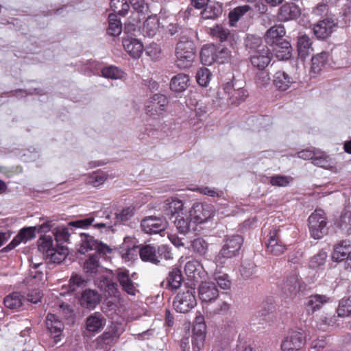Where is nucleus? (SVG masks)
Listing matches in <instances>:
<instances>
[{
  "label": "nucleus",
  "instance_id": "nucleus-1",
  "mask_svg": "<svg viewBox=\"0 0 351 351\" xmlns=\"http://www.w3.org/2000/svg\"><path fill=\"white\" fill-rule=\"evenodd\" d=\"M176 65L180 69L191 66L195 58L193 42L186 36H182L176 48Z\"/></svg>",
  "mask_w": 351,
  "mask_h": 351
},
{
  "label": "nucleus",
  "instance_id": "nucleus-2",
  "mask_svg": "<svg viewBox=\"0 0 351 351\" xmlns=\"http://www.w3.org/2000/svg\"><path fill=\"white\" fill-rule=\"evenodd\" d=\"M243 242V239L239 235L228 237L222 249L215 258L216 262L223 264L227 260L237 256L239 254Z\"/></svg>",
  "mask_w": 351,
  "mask_h": 351
},
{
  "label": "nucleus",
  "instance_id": "nucleus-3",
  "mask_svg": "<svg viewBox=\"0 0 351 351\" xmlns=\"http://www.w3.org/2000/svg\"><path fill=\"white\" fill-rule=\"evenodd\" d=\"M196 304L194 289L191 287H185L184 290L180 291L173 302L174 309L181 313L190 311Z\"/></svg>",
  "mask_w": 351,
  "mask_h": 351
},
{
  "label": "nucleus",
  "instance_id": "nucleus-4",
  "mask_svg": "<svg viewBox=\"0 0 351 351\" xmlns=\"http://www.w3.org/2000/svg\"><path fill=\"white\" fill-rule=\"evenodd\" d=\"M326 226V217L322 210H316L309 216V231L314 239H320L327 233Z\"/></svg>",
  "mask_w": 351,
  "mask_h": 351
},
{
  "label": "nucleus",
  "instance_id": "nucleus-5",
  "mask_svg": "<svg viewBox=\"0 0 351 351\" xmlns=\"http://www.w3.org/2000/svg\"><path fill=\"white\" fill-rule=\"evenodd\" d=\"M81 243L78 252L84 254L89 250H96L99 254H106L111 252L110 247L106 244L99 242L95 238L86 233L80 234Z\"/></svg>",
  "mask_w": 351,
  "mask_h": 351
},
{
  "label": "nucleus",
  "instance_id": "nucleus-6",
  "mask_svg": "<svg viewBox=\"0 0 351 351\" xmlns=\"http://www.w3.org/2000/svg\"><path fill=\"white\" fill-rule=\"evenodd\" d=\"M133 247L129 249L125 254L123 255V258L126 260L131 258L130 256L134 254V252H138L140 257L143 261L149 262L155 265H158L160 263V260L158 258L157 249L155 246L152 245H145L140 247Z\"/></svg>",
  "mask_w": 351,
  "mask_h": 351
},
{
  "label": "nucleus",
  "instance_id": "nucleus-7",
  "mask_svg": "<svg viewBox=\"0 0 351 351\" xmlns=\"http://www.w3.org/2000/svg\"><path fill=\"white\" fill-rule=\"evenodd\" d=\"M282 294L289 299L294 298L300 291V282L295 272L285 276L279 285Z\"/></svg>",
  "mask_w": 351,
  "mask_h": 351
},
{
  "label": "nucleus",
  "instance_id": "nucleus-8",
  "mask_svg": "<svg viewBox=\"0 0 351 351\" xmlns=\"http://www.w3.org/2000/svg\"><path fill=\"white\" fill-rule=\"evenodd\" d=\"M135 208L133 206H129L123 208L119 213L114 214L113 221H110L111 215L107 214L105 216L106 221L95 223L94 227L97 228H111L119 223L125 222L130 220L134 215Z\"/></svg>",
  "mask_w": 351,
  "mask_h": 351
},
{
  "label": "nucleus",
  "instance_id": "nucleus-9",
  "mask_svg": "<svg viewBox=\"0 0 351 351\" xmlns=\"http://www.w3.org/2000/svg\"><path fill=\"white\" fill-rule=\"evenodd\" d=\"M213 214L211 205L203 203H195L189 210L191 221L195 223H202L208 219Z\"/></svg>",
  "mask_w": 351,
  "mask_h": 351
},
{
  "label": "nucleus",
  "instance_id": "nucleus-10",
  "mask_svg": "<svg viewBox=\"0 0 351 351\" xmlns=\"http://www.w3.org/2000/svg\"><path fill=\"white\" fill-rule=\"evenodd\" d=\"M305 343L303 333L293 330L288 333L281 344L282 351H299Z\"/></svg>",
  "mask_w": 351,
  "mask_h": 351
},
{
  "label": "nucleus",
  "instance_id": "nucleus-11",
  "mask_svg": "<svg viewBox=\"0 0 351 351\" xmlns=\"http://www.w3.org/2000/svg\"><path fill=\"white\" fill-rule=\"evenodd\" d=\"M141 226L145 233L157 234L167 228V222L164 218L149 216L141 221Z\"/></svg>",
  "mask_w": 351,
  "mask_h": 351
},
{
  "label": "nucleus",
  "instance_id": "nucleus-12",
  "mask_svg": "<svg viewBox=\"0 0 351 351\" xmlns=\"http://www.w3.org/2000/svg\"><path fill=\"white\" fill-rule=\"evenodd\" d=\"M168 100L165 95L155 94L146 106V112L154 117L161 116L165 112Z\"/></svg>",
  "mask_w": 351,
  "mask_h": 351
},
{
  "label": "nucleus",
  "instance_id": "nucleus-13",
  "mask_svg": "<svg viewBox=\"0 0 351 351\" xmlns=\"http://www.w3.org/2000/svg\"><path fill=\"white\" fill-rule=\"evenodd\" d=\"M46 327L50 335L53 338L52 346L60 341L64 324L55 314L48 313L46 317Z\"/></svg>",
  "mask_w": 351,
  "mask_h": 351
},
{
  "label": "nucleus",
  "instance_id": "nucleus-14",
  "mask_svg": "<svg viewBox=\"0 0 351 351\" xmlns=\"http://www.w3.org/2000/svg\"><path fill=\"white\" fill-rule=\"evenodd\" d=\"M206 325L203 317H196V323L193 327L192 337L193 350L199 351L204 348L206 337Z\"/></svg>",
  "mask_w": 351,
  "mask_h": 351
},
{
  "label": "nucleus",
  "instance_id": "nucleus-15",
  "mask_svg": "<svg viewBox=\"0 0 351 351\" xmlns=\"http://www.w3.org/2000/svg\"><path fill=\"white\" fill-rule=\"evenodd\" d=\"M337 23L332 19H325L319 21L313 27V33L317 38L324 39L335 31Z\"/></svg>",
  "mask_w": 351,
  "mask_h": 351
},
{
  "label": "nucleus",
  "instance_id": "nucleus-16",
  "mask_svg": "<svg viewBox=\"0 0 351 351\" xmlns=\"http://www.w3.org/2000/svg\"><path fill=\"white\" fill-rule=\"evenodd\" d=\"M278 232V229L274 228L271 230L267 235L268 240L267 243V251L276 256L282 254L286 249L285 245L279 239Z\"/></svg>",
  "mask_w": 351,
  "mask_h": 351
},
{
  "label": "nucleus",
  "instance_id": "nucleus-17",
  "mask_svg": "<svg viewBox=\"0 0 351 351\" xmlns=\"http://www.w3.org/2000/svg\"><path fill=\"white\" fill-rule=\"evenodd\" d=\"M254 53L251 54L252 64L259 70H264L270 63L272 58V53L267 47H262Z\"/></svg>",
  "mask_w": 351,
  "mask_h": 351
},
{
  "label": "nucleus",
  "instance_id": "nucleus-18",
  "mask_svg": "<svg viewBox=\"0 0 351 351\" xmlns=\"http://www.w3.org/2000/svg\"><path fill=\"white\" fill-rule=\"evenodd\" d=\"M223 90L232 104H239L240 102L243 101L247 97L245 90L239 86L233 81L227 82L224 86Z\"/></svg>",
  "mask_w": 351,
  "mask_h": 351
},
{
  "label": "nucleus",
  "instance_id": "nucleus-19",
  "mask_svg": "<svg viewBox=\"0 0 351 351\" xmlns=\"http://www.w3.org/2000/svg\"><path fill=\"white\" fill-rule=\"evenodd\" d=\"M198 293L199 298L203 302L215 301L219 296L217 285L213 282H202L198 287Z\"/></svg>",
  "mask_w": 351,
  "mask_h": 351
},
{
  "label": "nucleus",
  "instance_id": "nucleus-20",
  "mask_svg": "<svg viewBox=\"0 0 351 351\" xmlns=\"http://www.w3.org/2000/svg\"><path fill=\"white\" fill-rule=\"evenodd\" d=\"M36 226H30L22 228L17 235L13 239L10 244L5 248V250H10L19 245L21 243H27L36 237Z\"/></svg>",
  "mask_w": 351,
  "mask_h": 351
},
{
  "label": "nucleus",
  "instance_id": "nucleus-21",
  "mask_svg": "<svg viewBox=\"0 0 351 351\" xmlns=\"http://www.w3.org/2000/svg\"><path fill=\"white\" fill-rule=\"evenodd\" d=\"M101 296L95 290L87 289L84 290L80 298V305L88 310H93L101 302Z\"/></svg>",
  "mask_w": 351,
  "mask_h": 351
},
{
  "label": "nucleus",
  "instance_id": "nucleus-22",
  "mask_svg": "<svg viewBox=\"0 0 351 351\" xmlns=\"http://www.w3.org/2000/svg\"><path fill=\"white\" fill-rule=\"evenodd\" d=\"M123 46L128 54L134 59L139 58L144 50L142 42L136 38H123Z\"/></svg>",
  "mask_w": 351,
  "mask_h": 351
},
{
  "label": "nucleus",
  "instance_id": "nucleus-23",
  "mask_svg": "<svg viewBox=\"0 0 351 351\" xmlns=\"http://www.w3.org/2000/svg\"><path fill=\"white\" fill-rule=\"evenodd\" d=\"M300 9L295 4L285 3L278 10V16L281 21L293 20L300 16Z\"/></svg>",
  "mask_w": 351,
  "mask_h": 351
},
{
  "label": "nucleus",
  "instance_id": "nucleus-24",
  "mask_svg": "<svg viewBox=\"0 0 351 351\" xmlns=\"http://www.w3.org/2000/svg\"><path fill=\"white\" fill-rule=\"evenodd\" d=\"M296 79L289 75L285 71H278L274 76V84L279 90L285 91L288 90L292 84L295 83Z\"/></svg>",
  "mask_w": 351,
  "mask_h": 351
},
{
  "label": "nucleus",
  "instance_id": "nucleus-25",
  "mask_svg": "<svg viewBox=\"0 0 351 351\" xmlns=\"http://www.w3.org/2000/svg\"><path fill=\"white\" fill-rule=\"evenodd\" d=\"M117 278L123 290L128 294L134 295L136 292V287L130 277L129 271L123 269L117 270Z\"/></svg>",
  "mask_w": 351,
  "mask_h": 351
},
{
  "label": "nucleus",
  "instance_id": "nucleus-26",
  "mask_svg": "<svg viewBox=\"0 0 351 351\" xmlns=\"http://www.w3.org/2000/svg\"><path fill=\"white\" fill-rule=\"evenodd\" d=\"M330 300V298L326 295L314 294L307 298L306 311L308 314H313L319 311L321 308Z\"/></svg>",
  "mask_w": 351,
  "mask_h": 351
},
{
  "label": "nucleus",
  "instance_id": "nucleus-27",
  "mask_svg": "<svg viewBox=\"0 0 351 351\" xmlns=\"http://www.w3.org/2000/svg\"><path fill=\"white\" fill-rule=\"evenodd\" d=\"M351 254V243L348 240L341 241L334 246L332 254L335 261L339 262L345 260Z\"/></svg>",
  "mask_w": 351,
  "mask_h": 351
},
{
  "label": "nucleus",
  "instance_id": "nucleus-28",
  "mask_svg": "<svg viewBox=\"0 0 351 351\" xmlns=\"http://www.w3.org/2000/svg\"><path fill=\"white\" fill-rule=\"evenodd\" d=\"M106 325L105 317L98 312H95L86 318V327L88 331L98 332Z\"/></svg>",
  "mask_w": 351,
  "mask_h": 351
},
{
  "label": "nucleus",
  "instance_id": "nucleus-29",
  "mask_svg": "<svg viewBox=\"0 0 351 351\" xmlns=\"http://www.w3.org/2000/svg\"><path fill=\"white\" fill-rule=\"evenodd\" d=\"M184 203L177 198H169L165 200L163 205V210L167 216L175 215H184L182 213Z\"/></svg>",
  "mask_w": 351,
  "mask_h": 351
},
{
  "label": "nucleus",
  "instance_id": "nucleus-30",
  "mask_svg": "<svg viewBox=\"0 0 351 351\" xmlns=\"http://www.w3.org/2000/svg\"><path fill=\"white\" fill-rule=\"evenodd\" d=\"M337 231L344 235L351 234V212L343 213L335 223Z\"/></svg>",
  "mask_w": 351,
  "mask_h": 351
},
{
  "label": "nucleus",
  "instance_id": "nucleus-31",
  "mask_svg": "<svg viewBox=\"0 0 351 351\" xmlns=\"http://www.w3.org/2000/svg\"><path fill=\"white\" fill-rule=\"evenodd\" d=\"M285 35V29L283 25H277L269 29L265 34L266 42L273 45L281 41V38Z\"/></svg>",
  "mask_w": 351,
  "mask_h": 351
},
{
  "label": "nucleus",
  "instance_id": "nucleus-32",
  "mask_svg": "<svg viewBox=\"0 0 351 351\" xmlns=\"http://www.w3.org/2000/svg\"><path fill=\"white\" fill-rule=\"evenodd\" d=\"M273 45L274 51L278 60H285L291 58L292 48L288 41L283 40Z\"/></svg>",
  "mask_w": 351,
  "mask_h": 351
},
{
  "label": "nucleus",
  "instance_id": "nucleus-33",
  "mask_svg": "<svg viewBox=\"0 0 351 351\" xmlns=\"http://www.w3.org/2000/svg\"><path fill=\"white\" fill-rule=\"evenodd\" d=\"M160 28V22L157 16H149L144 22L143 33L148 37L154 36Z\"/></svg>",
  "mask_w": 351,
  "mask_h": 351
},
{
  "label": "nucleus",
  "instance_id": "nucleus-34",
  "mask_svg": "<svg viewBox=\"0 0 351 351\" xmlns=\"http://www.w3.org/2000/svg\"><path fill=\"white\" fill-rule=\"evenodd\" d=\"M210 34L221 42L223 41H234L236 42V36L231 34L228 29L221 25H217L210 29Z\"/></svg>",
  "mask_w": 351,
  "mask_h": 351
},
{
  "label": "nucleus",
  "instance_id": "nucleus-35",
  "mask_svg": "<svg viewBox=\"0 0 351 351\" xmlns=\"http://www.w3.org/2000/svg\"><path fill=\"white\" fill-rule=\"evenodd\" d=\"M215 45H205L202 47L200 51V60L204 65H211L216 61Z\"/></svg>",
  "mask_w": 351,
  "mask_h": 351
},
{
  "label": "nucleus",
  "instance_id": "nucleus-36",
  "mask_svg": "<svg viewBox=\"0 0 351 351\" xmlns=\"http://www.w3.org/2000/svg\"><path fill=\"white\" fill-rule=\"evenodd\" d=\"M311 44V39L308 36L302 35L298 36L297 47L298 56L302 59H305L313 51Z\"/></svg>",
  "mask_w": 351,
  "mask_h": 351
},
{
  "label": "nucleus",
  "instance_id": "nucleus-37",
  "mask_svg": "<svg viewBox=\"0 0 351 351\" xmlns=\"http://www.w3.org/2000/svg\"><path fill=\"white\" fill-rule=\"evenodd\" d=\"M51 251L46 257L50 262L54 263H60L69 254V250L66 247L58 244Z\"/></svg>",
  "mask_w": 351,
  "mask_h": 351
},
{
  "label": "nucleus",
  "instance_id": "nucleus-38",
  "mask_svg": "<svg viewBox=\"0 0 351 351\" xmlns=\"http://www.w3.org/2000/svg\"><path fill=\"white\" fill-rule=\"evenodd\" d=\"M189 76L184 73H179L172 77L170 87L175 92H182L189 86Z\"/></svg>",
  "mask_w": 351,
  "mask_h": 351
},
{
  "label": "nucleus",
  "instance_id": "nucleus-39",
  "mask_svg": "<svg viewBox=\"0 0 351 351\" xmlns=\"http://www.w3.org/2000/svg\"><path fill=\"white\" fill-rule=\"evenodd\" d=\"M339 317L338 315H336L335 313L323 312L318 318L317 326L324 330L326 326H339Z\"/></svg>",
  "mask_w": 351,
  "mask_h": 351
},
{
  "label": "nucleus",
  "instance_id": "nucleus-40",
  "mask_svg": "<svg viewBox=\"0 0 351 351\" xmlns=\"http://www.w3.org/2000/svg\"><path fill=\"white\" fill-rule=\"evenodd\" d=\"M245 47L249 49V53H254L259 49H262V47H267L263 44V40L260 36L250 34L246 36L244 41Z\"/></svg>",
  "mask_w": 351,
  "mask_h": 351
},
{
  "label": "nucleus",
  "instance_id": "nucleus-41",
  "mask_svg": "<svg viewBox=\"0 0 351 351\" xmlns=\"http://www.w3.org/2000/svg\"><path fill=\"white\" fill-rule=\"evenodd\" d=\"M182 280L181 271L174 268L169 273L167 278V287L171 289H177L181 286Z\"/></svg>",
  "mask_w": 351,
  "mask_h": 351
},
{
  "label": "nucleus",
  "instance_id": "nucleus-42",
  "mask_svg": "<svg viewBox=\"0 0 351 351\" xmlns=\"http://www.w3.org/2000/svg\"><path fill=\"white\" fill-rule=\"evenodd\" d=\"M115 332H105L97 339V343L99 346V349L107 350L113 345L117 339Z\"/></svg>",
  "mask_w": 351,
  "mask_h": 351
},
{
  "label": "nucleus",
  "instance_id": "nucleus-43",
  "mask_svg": "<svg viewBox=\"0 0 351 351\" xmlns=\"http://www.w3.org/2000/svg\"><path fill=\"white\" fill-rule=\"evenodd\" d=\"M328 58L326 52H322L313 56L311 59V72L317 74L326 64Z\"/></svg>",
  "mask_w": 351,
  "mask_h": 351
},
{
  "label": "nucleus",
  "instance_id": "nucleus-44",
  "mask_svg": "<svg viewBox=\"0 0 351 351\" xmlns=\"http://www.w3.org/2000/svg\"><path fill=\"white\" fill-rule=\"evenodd\" d=\"M56 246L50 235H43L38 240V249L46 256Z\"/></svg>",
  "mask_w": 351,
  "mask_h": 351
},
{
  "label": "nucleus",
  "instance_id": "nucleus-45",
  "mask_svg": "<svg viewBox=\"0 0 351 351\" xmlns=\"http://www.w3.org/2000/svg\"><path fill=\"white\" fill-rule=\"evenodd\" d=\"M100 267L99 256L97 254L90 256L84 263V270L88 276H93Z\"/></svg>",
  "mask_w": 351,
  "mask_h": 351
},
{
  "label": "nucleus",
  "instance_id": "nucleus-46",
  "mask_svg": "<svg viewBox=\"0 0 351 351\" xmlns=\"http://www.w3.org/2000/svg\"><path fill=\"white\" fill-rule=\"evenodd\" d=\"M313 165L325 169H331L333 167V162L329 156L318 149L315 152V156L313 162Z\"/></svg>",
  "mask_w": 351,
  "mask_h": 351
},
{
  "label": "nucleus",
  "instance_id": "nucleus-47",
  "mask_svg": "<svg viewBox=\"0 0 351 351\" xmlns=\"http://www.w3.org/2000/svg\"><path fill=\"white\" fill-rule=\"evenodd\" d=\"M4 305L10 309H16L23 304V297L18 292L7 295L3 300Z\"/></svg>",
  "mask_w": 351,
  "mask_h": 351
},
{
  "label": "nucleus",
  "instance_id": "nucleus-48",
  "mask_svg": "<svg viewBox=\"0 0 351 351\" xmlns=\"http://www.w3.org/2000/svg\"><path fill=\"white\" fill-rule=\"evenodd\" d=\"M202 269L201 263L196 260L188 261L184 267L186 274L191 278H196L197 276H199Z\"/></svg>",
  "mask_w": 351,
  "mask_h": 351
},
{
  "label": "nucleus",
  "instance_id": "nucleus-49",
  "mask_svg": "<svg viewBox=\"0 0 351 351\" xmlns=\"http://www.w3.org/2000/svg\"><path fill=\"white\" fill-rule=\"evenodd\" d=\"M103 77L111 80H121L125 76V73L114 66H109L101 69Z\"/></svg>",
  "mask_w": 351,
  "mask_h": 351
},
{
  "label": "nucleus",
  "instance_id": "nucleus-50",
  "mask_svg": "<svg viewBox=\"0 0 351 351\" xmlns=\"http://www.w3.org/2000/svg\"><path fill=\"white\" fill-rule=\"evenodd\" d=\"M108 22V34L113 36H119L122 31V25L121 21L117 19V15L114 14H109Z\"/></svg>",
  "mask_w": 351,
  "mask_h": 351
},
{
  "label": "nucleus",
  "instance_id": "nucleus-51",
  "mask_svg": "<svg viewBox=\"0 0 351 351\" xmlns=\"http://www.w3.org/2000/svg\"><path fill=\"white\" fill-rule=\"evenodd\" d=\"M97 285L99 288L104 289L108 293L109 296L117 297L118 295L119 291L117 284L108 278H104L101 280L99 285L98 282H97Z\"/></svg>",
  "mask_w": 351,
  "mask_h": 351
},
{
  "label": "nucleus",
  "instance_id": "nucleus-52",
  "mask_svg": "<svg viewBox=\"0 0 351 351\" xmlns=\"http://www.w3.org/2000/svg\"><path fill=\"white\" fill-rule=\"evenodd\" d=\"M250 9L247 5L238 6L229 13V23L230 26H235L239 19Z\"/></svg>",
  "mask_w": 351,
  "mask_h": 351
},
{
  "label": "nucleus",
  "instance_id": "nucleus-53",
  "mask_svg": "<svg viewBox=\"0 0 351 351\" xmlns=\"http://www.w3.org/2000/svg\"><path fill=\"white\" fill-rule=\"evenodd\" d=\"M222 13V8L218 4L207 5L202 12V16L206 19H212L218 17Z\"/></svg>",
  "mask_w": 351,
  "mask_h": 351
},
{
  "label": "nucleus",
  "instance_id": "nucleus-54",
  "mask_svg": "<svg viewBox=\"0 0 351 351\" xmlns=\"http://www.w3.org/2000/svg\"><path fill=\"white\" fill-rule=\"evenodd\" d=\"M215 62L223 64L228 61L232 57L231 51L223 45H215Z\"/></svg>",
  "mask_w": 351,
  "mask_h": 351
},
{
  "label": "nucleus",
  "instance_id": "nucleus-55",
  "mask_svg": "<svg viewBox=\"0 0 351 351\" xmlns=\"http://www.w3.org/2000/svg\"><path fill=\"white\" fill-rule=\"evenodd\" d=\"M174 223L176 228L182 234L187 233L190 230L191 226V221H189L188 217H185L183 215H177Z\"/></svg>",
  "mask_w": 351,
  "mask_h": 351
},
{
  "label": "nucleus",
  "instance_id": "nucleus-56",
  "mask_svg": "<svg viewBox=\"0 0 351 351\" xmlns=\"http://www.w3.org/2000/svg\"><path fill=\"white\" fill-rule=\"evenodd\" d=\"M40 263L34 264V265L29 269V275L25 280L27 283H31L34 285L36 284L37 282L43 280L44 276L43 273L40 271L37 270L38 267H40Z\"/></svg>",
  "mask_w": 351,
  "mask_h": 351
},
{
  "label": "nucleus",
  "instance_id": "nucleus-57",
  "mask_svg": "<svg viewBox=\"0 0 351 351\" xmlns=\"http://www.w3.org/2000/svg\"><path fill=\"white\" fill-rule=\"evenodd\" d=\"M106 175L103 172H94L86 178V183L94 187H98L106 180Z\"/></svg>",
  "mask_w": 351,
  "mask_h": 351
},
{
  "label": "nucleus",
  "instance_id": "nucleus-58",
  "mask_svg": "<svg viewBox=\"0 0 351 351\" xmlns=\"http://www.w3.org/2000/svg\"><path fill=\"white\" fill-rule=\"evenodd\" d=\"M191 247L195 253L202 256L207 252L208 245L202 238H197L191 241Z\"/></svg>",
  "mask_w": 351,
  "mask_h": 351
},
{
  "label": "nucleus",
  "instance_id": "nucleus-59",
  "mask_svg": "<svg viewBox=\"0 0 351 351\" xmlns=\"http://www.w3.org/2000/svg\"><path fill=\"white\" fill-rule=\"evenodd\" d=\"M110 8L119 15L125 16L128 13L130 6L126 0H112Z\"/></svg>",
  "mask_w": 351,
  "mask_h": 351
},
{
  "label": "nucleus",
  "instance_id": "nucleus-60",
  "mask_svg": "<svg viewBox=\"0 0 351 351\" xmlns=\"http://www.w3.org/2000/svg\"><path fill=\"white\" fill-rule=\"evenodd\" d=\"M338 317H345L351 314V300L350 298H343L340 300L338 308L337 310Z\"/></svg>",
  "mask_w": 351,
  "mask_h": 351
},
{
  "label": "nucleus",
  "instance_id": "nucleus-61",
  "mask_svg": "<svg viewBox=\"0 0 351 351\" xmlns=\"http://www.w3.org/2000/svg\"><path fill=\"white\" fill-rule=\"evenodd\" d=\"M293 180L290 176L276 175L270 178L269 183L274 186L285 187Z\"/></svg>",
  "mask_w": 351,
  "mask_h": 351
},
{
  "label": "nucleus",
  "instance_id": "nucleus-62",
  "mask_svg": "<svg viewBox=\"0 0 351 351\" xmlns=\"http://www.w3.org/2000/svg\"><path fill=\"white\" fill-rule=\"evenodd\" d=\"M211 77V73L207 68H201L198 70L196 79L197 83L202 86H206Z\"/></svg>",
  "mask_w": 351,
  "mask_h": 351
},
{
  "label": "nucleus",
  "instance_id": "nucleus-63",
  "mask_svg": "<svg viewBox=\"0 0 351 351\" xmlns=\"http://www.w3.org/2000/svg\"><path fill=\"white\" fill-rule=\"evenodd\" d=\"M53 235L55 237L57 244L58 243L67 241L70 237L68 228L64 227H57L55 228L53 230Z\"/></svg>",
  "mask_w": 351,
  "mask_h": 351
},
{
  "label": "nucleus",
  "instance_id": "nucleus-64",
  "mask_svg": "<svg viewBox=\"0 0 351 351\" xmlns=\"http://www.w3.org/2000/svg\"><path fill=\"white\" fill-rule=\"evenodd\" d=\"M327 258V253L323 250L319 251L317 254L312 257L310 261V267L317 268L324 265Z\"/></svg>",
  "mask_w": 351,
  "mask_h": 351
}]
</instances>
